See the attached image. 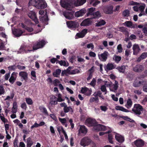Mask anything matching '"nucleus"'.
I'll use <instances>...</instances> for the list:
<instances>
[{
    "instance_id": "nucleus-1",
    "label": "nucleus",
    "mask_w": 147,
    "mask_h": 147,
    "mask_svg": "<svg viewBox=\"0 0 147 147\" xmlns=\"http://www.w3.org/2000/svg\"><path fill=\"white\" fill-rule=\"evenodd\" d=\"M32 45H31L28 44L26 45H22L19 49V50L18 51L19 53H27L28 52L34 51L32 49Z\"/></svg>"
},
{
    "instance_id": "nucleus-2",
    "label": "nucleus",
    "mask_w": 147,
    "mask_h": 147,
    "mask_svg": "<svg viewBox=\"0 0 147 147\" xmlns=\"http://www.w3.org/2000/svg\"><path fill=\"white\" fill-rule=\"evenodd\" d=\"M143 108L142 105L139 104H135L132 109V111L138 116L142 118V117L140 116V115L141 114V112L143 111Z\"/></svg>"
},
{
    "instance_id": "nucleus-3",
    "label": "nucleus",
    "mask_w": 147,
    "mask_h": 147,
    "mask_svg": "<svg viewBox=\"0 0 147 147\" xmlns=\"http://www.w3.org/2000/svg\"><path fill=\"white\" fill-rule=\"evenodd\" d=\"M145 82L139 77L136 78L133 84V86L135 87H139L141 85H144Z\"/></svg>"
},
{
    "instance_id": "nucleus-4",
    "label": "nucleus",
    "mask_w": 147,
    "mask_h": 147,
    "mask_svg": "<svg viewBox=\"0 0 147 147\" xmlns=\"http://www.w3.org/2000/svg\"><path fill=\"white\" fill-rule=\"evenodd\" d=\"M45 44V41L43 40L39 41H37L34 44L32 47L33 50H36L42 48L44 47Z\"/></svg>"
},
{
    "instance_id": "nucleus-5",
    "label": "nucleus",
    "mask_w": 147,
    "mask_h": 147,
    "mask_svg": "<svg viewBox=\"0 0 147 147\" xmlns=\"http://www.w3.org/2000/svg\"><path fill=\"white\" fill-rule=\"evenodd\" d=\"M85 123L86 125L88 126H93V129L94 130L96 129V128H94V127L96 126L98 124L97 122L95 119L91 118L87 119L85 121Z\"/></svg>"
},
{
    "instance_id": "nucleus-6",
    "label": "nucleus",
    "mask_w": 147,
    "mask_h": 147,
    "mask_svg": "<svg viewBox=\"0 0 147 147\" xmlns=\"http://www.w3.org/2000/svg\"><path fill=\"white\" fill-rule=\"evenodd\" d=\"M60 4L64 8L68 10L71 9V3L69 2V0H61Z\"/></svg>"
},
{
    "instance_id": "nucleus-7",
    "label": "nucleus",
    "mask_w": 147,
    "mask_h": 147,
    "mask_svg": "<svg viewBox=\"0 0 147 147\" xmlns=\"http://www.w3.org/2000/svg\"><path fill=\"white\" fill-rule=\"evenodd\" d=\"M66 24L69 28H76L79 26V24L76 21H69L66 22Z\"/></svg>"
},
{
    "instance_id": "nucleus-8",
    "label": "nucleus",
    "mask_w": 147,
    "mask_h": 147,
    "mask_svg": "<svg viewBox=\"0 0 147 147\" xmlns=\"http://www.w3.org/2000/svg\"><path fill=\"white\" fill-rule=\"evenodd\" d=\"M91 141V140L90 138L85 137L81 140L80 144L82 146L85 147L90 144Z\"/></svg>"
},
{
    "instance_id": "nucleus-9",
    "label": "nucleus",
    "mask_w": 147,
    "mask_h": 147,
    "mask_svg": "<svg viewBox=\"0 0 147 147\" xmlns=\"http://www.w3.org/2000/svg\"><path fill=\"white\" fill-rule=\"evenodd\" d=\"M28 17L32 20L36 24H38L39 22L36 13L33 11H30L28 14Z\"/></svg>"
},
{
    "instance_id": "nucleus-10",
    "label": "nucleus",
    "mask_w": 147,
    "mask_h": 147,
    "mask_svg": "<svg viewBox=\"0 0 147 147\" xmlns=\"http://www.w3.org/2000/svg\"><path fill=\"white\" fill-rule=\"evenodd\" d=\"M74 13L72 11L66 10L63 12V15L66 19L70 20L74 18Z\"/></svg>"
},
{
    "instance_id": "nucleus-11",
    "label": "nucleus",
    "mask_w": 147,
    "mask_h": 147,
    "mask_svg": "<svg viewBox=\"0 0 147 147\" xmlns=\"http://www.w3.org/2000/svg\"><path fill=\"white\" fill-rule=\"evenodd\" d=\"M107 85L110 87V90L114 92H116L118 87L119 84L118 82L115 80L114 84H112V82L111 84H107Z\"/></svg>"
},
{
    "instance_id": "nucleus-12",
    "label": "nucleus",
    "mask_w": 147,
    "mask_h": 147,
    "mask_svg": "<svg viewBox=\"0 0 147 147\" xmlns=\"http://www.w3.org/2000/svg\"><path fill=\"white\" fill-rule=\"evenodd\" d=\"M113 6L112 5H107L103 9L104 12L107 14L113 13Z\"/></svg>"
},
{
    "instance_id": "nucleus-13",
    "label": "nucleus",
    "mask_w": 147,
    "mask_h": 147,
    "mask_svg": "<svg viewBox=\"0 0 147 147\" xmlns=\"http://www.w3.org/2000/svg\"><path fill=\"white\" fill-rule=\"evenodd\" d=\"M109 53L107 51H105L104 53L100 55H98L99 59L102 61H105L107 59Z\"/></svg>"
},
{
    "instance_id": "nucleus-14",
    "label": "nucleus",
    "mask_w": 147,
    "mask_h": 147,
    "mask_svg": "<svg viewBox=\"0 0 147 147\" xmlns=\"http://www.w3.org/2000/svg\"><path fill=\"white\" fill-rule=\"evenodd\" d=\"M47 4L44 0H39L36 8L38 9H43L46 8Z\"/></svg>"
},
{
    "instance_id": "nucleus-15",
    "label": "nucleus",
    "mask_w": 147,
    "mask_h": 147,
    "mask_svg": "<svg viewBox=\"0 0 147 147\" xmlns=\"http://www.w3.org/2000/svg\"><path fill=\"white\" fill-rule=\"evenodd\" d=\"M144 69V67L143 65L138 64L133 67V70L136 72H141Z\"/></svg>"
},
{
    "instance_id": "nucleus-16",
    "label": "nucleus",
    "mask_w": 147,
    "mask_h": 147,
    "mask_svg": "<svg viewBox=\"0 0 147 147\" xmlns=\"http://www.w3.org/2000/svg\"><path fill=\"white\" fill-rule=\"evenodd\" d=\"M87 31L88 30L87 29H84L81 32L77 33L76 36H77L78 38H83L87 33Z\"/></svg>"
},
{
    "instance_id": "nucleus-17",
    "label": "nucleus",
    "mask_w": 147,
    "mask_h": 147,
    "mask_svg": "<svg viewBox=\"0 0 147 147\" xmlns=\"http://www.w3.org/2000/svg\"><path fill=\"white\" fill-rule=\"evenodd\" d=\"M133 55H137L139 53L141 50L138 45L134 44L133 47Z\"/></svg>"
},
{
    "instance_id": "nucleus-18",
    "label": "nucleus",
    "mask_w": 147,
    "mask_h": 147,
    "mask_svg": "<svg viewBox=\"0 0 147 147\" xmlns=\"http://www.w3.org/2000/svg\"><path fill=\"white\" fill-rule=\"evenodd\" d=\"M18 74L17 72H13L11 74V76L9 79V82L12 84H13L16 80V75Z\"/></svg>"
},
{
    "instance_id": "nucleus-19",
    "label": "nucleus",
    "mask_w": 147,
    "mask_h": 147,
    "mask_svg": "<svg viewBox=\"0 0 147 147\" xmlns=\"http://www.w3.org/2000/svg\"><path fill=\"white\" fill-rule=\"evenodd\" d=\"M24 32V30H22L20 29H16L13 31V34L16 37H19Z\"/></svg>"
},
{
    "instance_id": "nucleus-20",
    "label": "nucleus",
    "mask_w": 147,
    "mask_h": 147,
    "mask_svg": "<svg viewBox=\"0 0 147 147\" xmlns=\"http://www.w3.org/2000/svg\"><path fill=\"white\" fill-rule=\"evenodd\" d=\"M134 143L137 147H142L144 145V142L141 139L137 140L135 141Z\"/></svg>"
},
{
    "instance_id": "nucleus-21",
    "label": "nucleus",
    "mask_w": 147,
    "mask_h": 147,
    "mask_svg": "<svg viewBox=\"0 0 147 147\" xmlns=\"http://www.w3.org/2000/svg\"><path fill=\"white\" fill-rule=\"evenodd\" d=\"M91 24V21L89 18H87L84 20L81 23L82 26H88Z\"/></svg>"
},
{
    "instance_id": "nucleus-22",
    "label": "nucleus",
    "mask_w": 147,
    "mask_h": 147,
    "mask_svg": "<svg viewBox=\"0 0 147 147\" xmlns=\"http://www.w3.org/2000/svg\"><path fill=\"white\" fill-rule=\"evenodd\" d=\"M96 128L95 130L96 131H105L107 129L106 126L100 124H97V125L94 127Z\"/></svg>"
},
{
    "instance_id": "nucleus-23",
    "label": "nucleus",
    "mask_w": 147,
    "mask_h": 147,
    "mask_svg": "<svg viewBox=\"0 0 147 147\" xmlns=\"http://www.w3.org/2000/svg\"><path fill=\"white\" fill-rule=\"evenodd\" d=\"M39 19L40 21L46 24H47V22L49 19L47 15H45L44 16H40L39 17Z\"/></svg>"
},
{
    "instance_id": "nucleus-24",
    "label": "nucleus",
    "mask_w": 147,
    "mask_h": 147,
    "mask_svg": "<svg viewBox=\"0 0 147 147\" xmlns=\"http://www.w3.org/2000/svg\"><path fill=\"white\" fill-rule=\"evenodd\" d=\"M115 138L118 142L120 143L123 142L124 140V138L123 137L118 134H116Z\"/></svg>"
},
{
    "instance_id": "nucleus-25",
    "label": "nucleus",
    "mask_w": 147,
    "mask_h": 147,
    "mask_svg": "<svg viewBox=\"0 0 147 147\" xmlns=\"http://www.w3.org/2000/svg\"><path fill=\"white\" fill-rule=\"evenodd\" d=\"M19 75L25 81H26L27 80L28 74L26 72L21 71L19 72Z\"/></svg>"
},
{
    "instance_id": "nucleus-26",
    "label": "nucleus",
    "mask_w": 147,
    "mask_h": 147,
    "mask_svg": "<svg viewBox=\"0 0 147 147\" xmlns=\"http://www.w3.org/2000/svg\"><path fill=\"white\" fill-rule=\"evenodd\" d=\"M86 10L84 9H83L75 13V16L77 17H79L80 16H83L86 12Z\"/></svg>"
},
{
    "instance_id": "nucleus-27",
    "label": "nucleus",
    "mask_w": 147,
    "mask_h": 147,
    "mask_svg": "<svg viewBox=\"0 0 147 147\" xmlns=\"http://www.w3.org/2000/svg\"><path fill=\"white\" fill-rule=\"evenodd\" d=\"M87 132V129L86 127L84 125H81L79 130V133H81L84 134H86Z\"/></svg>"
},
{
    "instance_id": "nucleus-28",
    "label": "nucleus",
    "mask_w": 147,
    "mask_h": 147,
    "mask_svg": "<svg viewBox=\"0 0 147 147\" xmlns=\"http://www.w3.org/2000/svg\"><path fill=\"white\" fill-rule=\"evenodd\" d=\"M147 57V53L144 52L137 59V61L140 62L142 59H145Z\"/></svg>"
},
{
    "instance_id": "nucleus-29",
    "label": "nucleus",
    "mask_w": 147,
    "mask_h": 147,
    "mask_svg": "<svg viewBox=\"0 0 147 147\" xmlns=\"http://www.w3.org/2000/svg\"><path fill=\"white\" fill-rule=\"evenodd\" d=\"M39 1V0H29V4L30 5H33L36 7Z\"/></svg>"
},
{
    "instance_id": "nucleus-30",
    "label": "nucleus",
    "mask_w": 147,
    "mask_h": 147,
    "mask_svg": "<svg viewBox=\"0 0 147 147\" xmlns=\"http://www.w3.org/2000/svg\"><path fill=\"white\" fill-rule=\"evenodd\" d=\"M50 103L51 105L57 104V98L53 95L51 98Z\"/></svg>"
},
{
    "instance_id": "nucleus-31",
    "label": "nucleus",
    "mask_w": 147,
    "mask_h": 147,
    "mask_svg": "<svg viewBox=\"0 0 147 147\" xmlns=\"http://www.w3.org/2000/svg\"><path fill=\"white\" fill-rule=\"evenodd\" d=\"M101 16V14L99 11H97L93 13L91 17V19H93L96 18H99Z\"/></svg>"
},
{
    "instance_id": "nucleus-32",
    "label": "nucleus",
    "mask_w": 147,
    "mask_h": 147,
    "mask_svg": "<svg viewBox=\"0 0 147 147\" xmlns=\"http://www.w3.org/2000/svg\"><path fill=\"white\" fill-rule=\"evenodd\" d=\"M115 109L117 110H120L125 112H128L129 111L126 109L125 108L123 107L120 106H116L115 107Z\"/></svg>"
},
{
    "instance_id": "nucleus-33",
    "label": "nucleus",
    "mask_w": 147,
    "mask_h": 147,
    "mask_svg": "<svg viewBox=\"0 0 147 147\" xmlns=\"http://www.w3.org/2000/svg\"><path fill=\"white\" fill-rule=\"evenodd\" d=\"M95 8H93V7H91L88 9H87V16H88L90 15H91L92 16V15L93 12L95 10Z\"/></svg>"
},
{
    "instance_id": "nucleus-34",
    "label": "nucleus",
    "mask_w": 147,
    "mask_h": 147,
    "mask_svg": "<svg viewBox=\"0 0 147 147\" xmlns=\"http://www.w3.org/2000/svg\"><path fill=\"white\" fill-rule=\"evenodd\" d=\"M63 110L65 113H67L69 111L71 112L72 113L73 112L72 108L70 106L68 107L67 106H65Z\"/></svg>"
},
{
    "instance_id": "nucleus-35",
    "label": "nucleus",
    "mask_w": 147,
    "mask_h": 147,
    "mask_svg": "<svg viewBox=\"0 0 147 147\" xmlns=\"http://www.w3.org/2000/svg\"><path fill=\"white\" fill-rule=\"evenodd\" d=\"M89 2L90 4H92L95 7L100 2L98 0H89Z\"/></svg>"
},
{
    "instance_id": "nucleus-36",
    "label": "nucleus",
    "mask_w": 147,
    "mask_h": 147,
    "mask_svg": "<svg viewBox=\"0 0 147 147\" xmlns=\"http://www.w3.org/2000/svg\"><path fill=\"white\" fill-rule=\"evenodd\" d=\"M33 142L30 137H29L27 139V147H30L33 144Z\"/></svg>"
},
{
    "instance_id": "nucleus-37",
    "label": "nucleus",
    "mask_w": 147,
    "mask_h": 147,
    "mask_svg": "<svg viewBox=\"0 0 147 147\" xmlns=\"http://www.w3.org/2000/svg\"><path fill=\"white\" fill-rule=\"evenodd\" d=\"M39 109L44 114H45L47 115H48V113L45 107H44L43 106H41L39 107Z\"/></svg>"
},
{
    "instance_id": "nucleus-38",
    "label": "nucleus",
    "mask_w": 147,
    "mask_h": 147,
    "mask_svg": "<svg viewBox=\"0 0 147 147\" xmlns=\"http://www.w3.org/2000/svg\"><path fill=\"white\" fill-rule=\"evenodd\" d=\"M123 24L125 26L128 27L132 28V23L130 21H126L124 23H123Z\"/></svg>"
},
{
    "instance_id": "nucleus-39",
    "label": "nucleus",
    "mask_w": 147,
    "mask_h": 147,
    "mask_svg": "<svg viewBox=\"0 0 147 147\" xmlns=\"http://www.w3.org/2000/svg\"><path fill=\"white\" fill-rule=\"evenodd\" d=\"M106 24V22L104 20H102L96 24V26H100Z\"/></svg>"
},
{
    "instance_id": "nucleus-40",
    "label": "nucleus",
    "mask_w": 147,
    "mask_h": 147,
    "mask_svg": "<svg viewBox=\"0 0 147 147\" xmlns=\"http://www.w3.org/2000/svg\"><path fill=\"white\" fill-rule=\"evenodd\" d=\"M120 72L124 73L125 72V66H122L120 67H117L116 68Z\"/></svg>"
},
{
    "instance_id": "nucleus-41",
    "label": "nucleus",
    "mask_w": 147,
    "mask_h": 147,
    "mask_svg": "<svg viewBox=\"0 0 147 147\" xmlns=\"http://www.w3.org/2000/svg\"><path fill=\"white\" fill-rule=\"evenodd\" d=\"M67 73L70 74H74L77 73H78L79 72V71L76 70H73L70 71V70H68V69H67Z\"/></svg>"
},
{
    "instance_id": "nucleus-42",
    "label": "nucleus",
    "mask_w": 147,
    "mask_h": 147,
    "mask_svg": "<svg viewBox=\"0 0 147 147\" xmlns=\"http://www.w3.org/2000/svg\"><path fill=\"white\" fill-rule=\"evenodd\" d=\"M107 69L109 70H111L115 68L113 64L111 63H108L107 65Z\"/></svg>"
},
{
    "instance_id": "nucleus-43",
    "label": "nucleus",
    "mask_w": 147,
    "mask_h": 147,
    "mask_svg": "<svg viewBox=\"0 0 147 147\" xmlns=\"http://www.w3.org/2000/svg\"><path fill=\"white\" fill-rule=\"evenodd\" d=\"M127 108H129L131 107L132 104V101L131 99L129 98L127 100Z\"/></svg>"
},
{
    "instance_id": "nucleus-44",
    "label": "nucleus",
    "mask_w": 147,
    "mask_h": 147,
    "mask_svg": "<svg viewBox=\"0 0 147 147\" xmlns=\"http://www.w3.org/2000/svg\"><path fill=\"white\" fill-rule=\"evenodd\" d=\"M129 11L127 9L124 10L122 13V15L124 17L129 16Z\"/></svg>"
},
{
    "instance_id": "nucleus-45",
    "label": "nucleus",
    "mask_w": 147,
    "mask_h": 147,
    "mask_svg": "<svg viewBox=\"0 0 147 147\" xmlns=\"http://www.w3.org/2000/svg\"><path fill=\"white\" fill-rule=\"evenodd\" d=\"M119 30L121 32L123 33H126L127 32V28L125 27L122 26L120 27L119 28Z\"/></svg>"
},
{
    "instance_id": "nucleus-46",
    "label": "nucleus",
    "mask_w": 147,
    "mask_h": 147,
    "mask_svg": "<svg viewBox=\"0 0 147 147\" xmlns=\"http://www.w3.org/2000/svg\"><path fill=\"white\" fill-rule=\"evenodd\" d=\"M17 68V66L14 65L11 66H10L8 67V69L9 71H14Z\"/></svg>"
},
{
    "instance_id": "nucleus-47",
    "label": "nucleus",
    "mask_w": 147,
    "mask_h": 147,
    "mask_svg": "<svg viewBox=\"0 0 147 147\" xmlns=\"http://www.w3.org/2000/svg\"><path fill=\"white\" fill-rule=\"evenodd\" d=\"M5 90L3 86L2 85H0V95H1L5 94Z\"/></svg>"
},
{
    "instance_id": "nucleus-48",
    "label": "nucleus",
    "mask_w": 147,
    "mask_h": 147,
    "mask_svg": "<svg viewBox=\"0 0 147 147\" xmlns=\"http://www.w3.org/2000/svg\"><path fill=\"white\" fill-rule=\"evenodd\" d=\"M26 101L27 104L29 105H32L33 104V101L31 98H26Z\"/></svg>"
},
{
    "instance_id": "nucleus-49",
    "label": "nucleus",
    "mask_w": 147,
    "mask_h": 147,
    "mask_svg": "<svg viewBox=\"0 0 147 147\" xmlns=\"http://www.w3.org/2000/svg\"><path fill=\"white\" fill-rule=\"evenodd\" d=\"M60 65L61 66H68L69 65L68 63H66V61H65L61 60V62Z\"/></svg>"
},
{
    "instance_id": "nucleus-50",
    "label": "nucleus",
    "mask_w": 147,
    "mask_h": 147,
    "mask_svg": "<svg viewBox=\"0 0 147 147\" xmlns=\"http://www.w3.org/2000/svg\"><path fill=\"white\" fill-rule=\"evenodd\" d=\"M96 80L94 78H93L91 82L89 84L91 85V86L94 87L96 84Z\"/></svg>"
},
{
    "instance_id": "nucleus-51",
    "label": "nucleus",
    "mask_w": 147,
    "mask_h": 147,
    "mask_svg": "<svg viewBox=\"0 0 147 147\" xmlns=\"http://www.w3.org/2000/svg\"><path fill=\"white\" fill-rule=\"evenodd\" d=\"M59 121L63 125H64V124L66 123L67 120L65 118H61L59 117Z\"/></svg>"
},
{
    "instance_id": "nucleus-52",
    "label": "nucleus",
    "mask_w": 147,
    "mask_h": 147,
    "mask_svg": "<svg viewBox=\"0 0 147 147\" xmlns=\"http://www.w3.org/2000/svg\"><path fill=\"white\" fill-rule=\"evenodd\" d=\"M31 76H33L34 78H31L32 79L35 80L36 79V72L34 71H31Z\"/></svg>"
},
{
    "instance_id": "nucleus-53",
    "label": "nucleus",
    "mask_w": 147,
    "mask_h": 147,
    "mask_svg": "<svg viewBox=\"0 0 147 147\" xmlns=\"http://www.w3.org/2000/svg\"><path fill=\"white\" fill-rule=\"evenodd\" d=\"M0 118L1 120L5 123L8 122V120L5 119L4 116H3L1 115H0Z\"/></svg>"
},
{
    "instance_id": "nucleus-54",
    "label": "nucleus",
    "mask_w": 147,
    "mask_h": 147,
    "mask_svg": "<svg viewBox=\"0 0 147 147\" xmlns=\"http://www.w3.org/2000/svg\"><path fill=\"white\" fill-rule=\"evenodd\" d=\"M0 49L2 50H5V47L3 42H2L0 43Z\"/></svg>"
},
{
    "instance_id": "nucleus-55",
    "label": "nucleus",
    "mask_w": 147,
    "mask_h": 147,
    "mask_svg": "<svg viewBox=\"0 0 147 147\" xmlns=\"http://www.w3.org/2000/svg\"><path fill=\"white\" fill-rule=\"evenodd\" d=\"M145 7V4H143L140 5L139 7V9L141 11V12L142 13L144 10Z\"/></svg>"
},
{
    "instance_id": "nucleus-56",
    "label": "nucleus",
    "mask_w": 147,
    "mask_h": 147,
    "mask_svg": "<svg viewBox=\"0 0 147 147\" xmlns=\"http://www.w3.org/2000/svg\"><path fill=\"white\" fill-rule=\"evenodd\" d=\"M86 1V0H77V2L80 5H83Z\"/></svg>"
},
{
    "instance_id": "nucleus-57",
    "label": "nucleus",
    "mask_w": 147,
    "mask_h": 147,
    "mask_svg": "<svg viewBox=\"0 0 147 147\" xmlns=\"http://www.w3.org/2000/svg\"><path fill=\"white\" fill-rule=\"evenodd\" d=\"M101 91L103 92H105V94H106L107 93V89L106 88V86L105 85H103L100 88Z\"/></svg>"
},
{
    "instance_id": "nucleus-58",
    "label": "nucleus",
    "mask_w": 147,
    "mask_h": 147,
    "mask_svg": "<svg viewBox=\"0 0 147 147\" xmlns=\"http://www.w3.org/2000/svg\"><path fill=\"white\" fill-rule=\"evenodd\" d=\"M88 89V88L87 87H82L80 90L82 94H85L87 91V90Z\"/></svg>"
},
{
    "instance_id": "nucleus-59",
    "label": "nucleus",
    "mask_w": 147,
    "mask_h": 147,
    "mask_svg": "<svg viewBox=\"0 0 147 147\" xmlns=\"http://www.w3.org/2000/svg\"><path fill=\"white\" fill-rule=\"evenodd\" d=\"M18 141L17 139L15 138L13 142L14 147H18Z\"/></svg>"
},
{
    "instance_id": "nucleus-60",
    "label": "nucleus",
    "mask_w": 147,
    "mask_h": 147,
    "mask_svg": "<svg viewBox=\"0 0 147 147\" xmlns=\"http://www.w3.org/2000/svg\"><path fill=\"white\" fill-rule=\"evenodd\" d=\"M60 83V82L58 79L55 80L53 82V84L55 86H57L58 84Z\"/></svg>"
},
{
    "instance_id": "nucleus-61",
    "label": "nucleus",
    "mask_w": 147,
    "mask_h": 147,
    "mask_svg": "<svg viewBox=\"0 0 147 147\" xmlns=\"http://www.w3.org/2000/svg\"><path fill=\"white\" fill-rule=\"evenodd\" d=\"M108 140H109V142L111 144H113V141L112 140L113 138H112V136L111 134H109L108 135Z\"/></svg>"
},
{
    "instance_id": "nucleus-62",
    "label": "nucleus",
    "mask_w": 147,
    "mask_h": 147,
    "mask_svg": "<svg viewBox=\"0 0 147 147\" xmlns=\"http://www.w3.org/2000/svg\"><path fill=\"white\" fill-rule=\"evenodd\" d=\"M0 36H1L2 37L5 38L6 41H7V36L5 34V33L3 32L0 33Z\"/></svg>"
},
{
    "instance_id": "nucleus-63",
    "label": "nucleus",
    "mask_w": 147,
    "mask_h": 147,
    "mask_svg": "<svg viewBox=\"0 0 147 147\" xmlns=\"http://www.w3.org/2000/svg\"><path fill=\"white\" fill-rule=\"evenodd\" d=\"M121 57L120 56H116L115 57V60L117 63H118L121 59Z\"/></svg>"
},
{
    "instance_id": "nucleus-64",
    "label": "nucleus",
    "mask_w": 147,
    "mask_h": 147,
    "mask_svg": "<svg viewBox=\"0 0 147 147\" xmlns=\"http://www.w3.org/2000/svg\"><path fill=\"white\" fill-rule=\"evenodd\" d=\"M117 49L118 50V52L121 53L122 52L123 49L122 47V45L121 44L118 45L117 47Z\"/></svg>"
}]
</instances>
